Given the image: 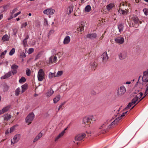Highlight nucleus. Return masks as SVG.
I'll use <instances>...</instances> for the list:
<instances>
[{
	"instance_id": "obj_40",
	"label": "nucleus",
	"mask_w": 148,
	"mask_h": 148,
	"mask_svg": "<svg viewBox=\"0 0 148 148\" xmlns=\"http://www.w3.org/2000/svg\"><path fill=\"white\" fill-rule=\"evenodd\" d=\"M143 11L145 15H148V9L145 8L143 10Z\"/></svg>"
},
{
	"instance_id": "obj_2",
	"label": "nucleus",
	"mask_w": 148,
	"mask_h": 148,
	"mask_svg": "<svg viewBox=\"0 0 148 148\" xmlns=\"http://www.w3.org/2000/svg\"><path fill=\"white\" fill-rule=\"evenodd\" d=\"M95 121V116L91 115L85 117L83 118L82 125L86 127L87 128L90 126L92 123Z\"/></svg>"
},
{
	"instance_id": "obj_58",
	"label": "nucleus",
	"mask_w": 148,
	"mask_h": 148,
	"mask_svg": "<svg viewBox=\"0 0 148 148\" xmlns=\"http://www.w3.org/2000/svg\"><path fill=\"white\" fill-rule=\"evenodd\" d=\"M12 144H13V139L11 140V144L12 145Z\"/></svg>"
},
{
	"instance_id": "obj_63",
	"label": "nucleus",
	"mask_w": 148,
	"mask_h": 148,
	"mask_svg": "<svg viewBox=\"0 0 148 148\" xmlns=\"http://www.w3.org/2000/svg\"><path fill=\"white\" fill-rule=\"evenodd\" d=\"M84 0H81V3H83Z\"/></svg>"
},
{
	"instance_id": "obj_13",
	"label": "nucleus",
	"mask_w": 148,
	"mask_h": 148,
	"mask_svg": "<svg viewBox=\"0 0 148 148\" xmlns=\"http://www.w3.org/2000/svg\"><path fill=\"white\" fill-rule=\"evenodd\" d=\"M55 10L53 9L49 8L44 10L43 13L46 14L52 15L55 12Z\"/></svg>"
},
{
	"instance_id": "obj_55",
	"label": "nucleus",
	"mask_w": 148,
	"mask_h": 148,
	"mask_svg": "<svg viewBox=\"0 0 148 148\" xmlns=\"http://www.w3.org/2000/svg\"><path fill=\"white\" fill-rule=\"evenodd\" d=\"M65 103V102H64L62 103L61 104V105L63 106Z\"/></svg>"
},
{
	"instance_id": "obj_60",
	"label": "nucleus",
	"mask_w": 148,
	"mask_h": 148,
	"mask_svg": "<svg viewBox=\"0 0 148 148\" xmlns=\"http://www.w3.org/2000/svg\"><path fill=\"white\" fill-rule=\"evenodd\" d=\"M45 22L46 23H47V21L46 19H45Z\"/></svg>"
},
{
	"instance_id": "obj_3",
	"label": "nucleus",
	"mask_w": 148,
	"mask_h": 148,
	"mask_svg": "<svg viewBox=\"0 0 148 148\" xmlns=\"http://www.w3.org/2000/svg\"><path fill=\"white\" fill-rule=\"evenodd\" d=\"M130 5V4L126 2L121 3L119 6L120 8L118 11V12L123 15L127 14L128 12L127 10V8Z\"/></svg>"
},
{
	"instance_id": "obj_5",
	"label": "nucleus",
	"mask_w": 148,
	"mask_h": 148,
	"mask_svg": "<svg viewBox=\"0 0 148 148\" xmlns=\"http://www.w3.org/2000/svg\"><path fill=\"white\" fill-rule=\"evenodd\" d=\"M131 21L132 23V26L135 27H137L139 26V23H142V22L139 21L136 16L132 17L131 19Z\"/></svg>"
},
{
	"instance_id": "obj_17",
	"label": "nucleus",
	"mask_w": 148,
	"mask_h": 148,
	"mask_svg": "<svg viewBox=\"0 0 148 148\" xmlns=\"http://www.w3.org/2000/svg\"><path fill=\"white\" fill-rule=\"evenodd\" d=\"M57 61V57L56 56H51L49 59V63H55Z\"/></svg>"
},
{
	"instance_id": "obj_10",
	"label": "nucleus",
	"mask_w": 148,
	"mask_h": 148,
	"mask_svg": "<svg viewBox=\"0 0 148 148\" xmlns=\"http://www.w3.org/2000/svg\"><path fill=\"white\" fill-rule=\"evenodd\" d=\"M142 80L144 82H148V69L143 72Z\"/></svg>"
},
{
	"instance_id": "obj_38",
	"label": "nucleus",
	"mask_w": 148,
	"mask_h": 148,
	"mask_svg": "<svg viewBox=\"0 0 148 148\" xmlns=\"http://www.w3.org/2000/svg\"><path fill=\"white\" fill-rule=\"evenodd\" d=\"M91 8L90 6L89 5H87L85 8V10L87 12H89Z\"/></svg>"
},
{
	"instance_id": "obj_1",
	"label": "nucleus",
	"mask_w": 148,
	"mask_h": 148,
	"mask_svg": "<svg viewBox=\"0 0 148 148\" xmlns=\"http://www.w3.org/2000/svg\"><path fill=\"white\" fill-rule=\"evenodd\" d=\"M128 111H126L125 112H123L120 117H119L116 118L114 120H113L114 119H111L110 120L107 121L104 124H103L100 127H99V129L102 130V133H103L105 132L106 130L108 128L109 129L112 126L115 125L117 124L119 121L124 116L125 114L127 113Z\"/></svg>"
},
{
	"instance_id": "obj_36",
	"label": "nucleus",
	"mask_w": 148,
	"mask_h": 148,
	"mask_svg": "<svg viewBox=\"0 0 148 148\" xmlns=\"http://www.w3.org/2000/svg\"><path fill=\"white\" fill-rule=\"evenodd\" d=\"M63 71H58L57 73L56 74V77H58L61 75L63 73Z\"/></svg>"
},
{
	"instance_id": "obj_20",
	"label": "nucleus",
	"mask_w": 148,
	"mask_h": 148,
	"mask_svg": "<svg viewBox=\"0 0 148 148\" xmlns=\"http://www.w3.org/2000/svg\"><path fill=\"white\" fill-rule=\"evenodd\" d=\"M10 107L9 106H7L3 108L1 110H0V115L7 112L9 109Z\"/></svg>"
},
{
	"instance_id": "obj_46",
	"label": "nucleus",
	"mask_w": 148,
	"mask_h": 148,
	"mask_svg": "<svg viewBox=\"0 0 148 148\" xmlns=\"http://www.w3.org/2000/svg\"><path fill=\"white\" fill-rule=\"evenodd\" d=\"M148 94V90H147V89H146L144 94V96L139 101L142 100Z\"/></svg>"
},
{
	"instance_id": "obj_22",
	"label": "nucleus",
	"mask_w": 148,
	"mask_h": 148,
	"mask_svg": "<svg viewBox=\"0 0 148 148\" xmlns=\"http://www.w3.org/2000/svg\"><path fill=\"white\" fill-rule=\"evenodd\" d=\"M65 133V131H63L60 133L57 136H56L55 139L54 141L55 142L57 141L61 137H62Z\"/></svg>"
},
{
	"instance_id": "obj_49",
	"label": "nucleus",
	"mask_w": 148,
	"mask_h": 148,
	"mask_svg": "<svg viewBox=\"0 0 148 148\" xmlns=\"http://www.w3.org/2000/svg\"><path fill=\"white\" fill-rule=\"evenodd\" d=\"M106 32V31H105L104 34H103L102 36L99 38V40H102L103 38L104 37V35L105 34V33Z\"/></svg>"
},
{
	"instance_id": "obj_53",
	"label": "nucleus",
	"mask_w": 148,
	"mask_h": 148,
	"mask_svg": "<svg viewBox=\"0 0 148 148\" xmlns=\"http://www.w3.org/2000/svg\"><path fill=\"white\" fill-rule=\"evenodd\" d=\"M62 106L61 104L59 106L58 108V111L61 108H62Z\"/></svg>"
},
{
	"instance_id": "obj_33",
	"label": "nucleus",
	"mask_w": 148,
	"mask_h": 148,
	"mask_svg": "<svg viewBox=\"0 0 148 148\" xmlns=\"http://www.w3.org/2000/svg\"><path fill=\"white\" fill-rule=\"evenodd\" d=\"M73 6L72 5H70L69 6L67 9V11L68 12L67 13L68 14H70L73 11Z\"/></svg>"
},
{
	"instance_id": "obj_51",
	"label": "nucleus",
	"mask_w": 148,
	"mask_h": 148,
	"mask_svg": "<svg viewBox=\"0 0 148 148\" xmlns=\"http://www.w3.org/2000/svg\"><path fill=\"white\" fill-rule=\"evenodd\" d=\"M27 22H25L22 25V27H26L27 25Z\"/></svg>"
},
{
	"instance_id": "obj_50",
	"label": "nucleus",
	"mask_w": 148,
	"mask_h": 148,
	"mask_svg": "<svg viewBox=\"0 0 148 148\" xmlns=\"http://www.w3.org/2000/svg\"><path fill=\"white\" fill-rule=\"evenodd\" d=\"M29 53H32L34 51V49L33 48H30L29 49Z\"/></svg>"
},
{
	"instance_id": "obj_27",
	"label": "nucleus",
	"mask_w": 148,
	"mask_h": 148,
	"mask_svg": "<svg viewBox=\"0 0 148 148\" xmlns=\"http://www.w3.org/2000/svg\"><path fill=\"white\" fill-rule=\"evenodd\" d=\"M3 117L4 120L6 121L11 118L12 115L10 114H5Z\"/></svg>"
},
{
	"instance_id": "obj_45",
	"label": "nucleus",
	"mask_w": 148,
	"mask_h": 148,
	"mask_svg": "<svg viewBox=\"0 0 148 148\" xmlns=\"http://www.w3.org/2000/svg\"><path fill=\"white\" fill-rule=\"evenodd\" d=\"M91 94L92 95H96L97 93V92H96L95 90H92L91 91Z\"/></svg>"
},
{
	"instance_id": "obj_52",
	"label": "nucleus",
	"mask_w": 148,
	"mask_h": 148,
	"mask_svg": "<svg viewBox=\"0 0 148 148\" xmlns=\"http://www.w3.org/2000/svg\"><path fill=\"white\" fill-rule=\"evenodd\" d=\"M13 17L12 16V15L11 14V15L8 18V20H10L12 18H13Z\"/></svg>"
},
{
	"instance_id": "obj_8",
	"label": "nucleus",
	"mask_w": 148,
	"mask_h": 148,
	"mask_svg": "<svg viewBox=\"0 0 148 148\" xmlns=\"http://www.w3.org/2000/svg\"><path fill=\"white\" fill-rule=\"evenodd\" d=\"M35 115L33 113H29L25 119L26 122L29 125L32 123L34 117Z\"/></svg>"
},
{
	"instance_id": "obj_64",
	"label": "nucleus",
	"mask_w": 148,
	"mask_h": 148,
	"mask_svg": "<svg viewBox=\"0 0 148 148\" xmlns=\"http://www.w3.org/2000/svg\"><path fill=\"white\" fill-rule=\"evenodd\" d=\"M28 15L29 16H31L32 15V14L31 13H29V14H28Z\"/></svg>"
},
{
	"instance_id": "obj_28",
	"label": "nucleus",
	"mask_w": 148,
	"mask_h": 148,
	"mask_svg": "<svg viewBox=\"0 0 148 148\" xmlns=\"http://www.w3.org/2000/svg\"><path fill=\"white\" fill-rule=\"evenodd\" d=\"M42 134L41 132L40 133L34 138L33 140V142L34 143L38 140L39 138L42 137Z\"/></svg>"
},
{
	"instance_id": "obj_31",
	"label": "nucleus",
	"mask_w": 148,
	"mask_h": 148,
	"mask_svg": "<svg viewBox=\"0 0 148 148\" xmlns=\"http://www.w3.org/2000/svg\"><path fill=\"white\" fill-rule=\"evenodd\" d=\"M60 95H57L54 99L53 102L54 103H56L60 99Z\"/></svg>"
},
{
	"instance_id": "obj_12",
	"label": "nucleus",
	"mask_w": 148,
	"mask_h": 148,
	"mask_svg": "<svg viewBox=\"0 0 148 148\" xmlns=\"http://www.w3.org/2000/svg\"><path fill=\"white\" fill-rule=\"evenodd\" d=\"M101 58L102 59L103 62L106 63L107 62L109 57L106 52H105L102 54L101 56Z\"/></svg>"
},
{
	"instance_id": "obj_42",
	"label": "nucleus",
	"mask_w": 148,
	"mask_h": 148,
	"mask_svg": "<svg viewBox=\"0 0 148 148\" xmlns=\"http://www.w3.org/2000/svg\"><path fill=\"white\" fill-rule=\"evenodd\" d=\"M31 71L29 69H27L26 70V73L27 75L29 76L30 75Z\"/></svg>"
},
{
	"instance_id": "obj_9",
	"label": "nucleus",
	"mask_w": 148,
	"mask_h": 148,
	"mask_svg": "<svg viewBox=\"0 0 148 148\" xmlns=\"http://www.w3.org/2000/svg\"><path fill=\"white\" fill-rule=\"evenodd\" d=\"M126 91L125 87L123 86H121L118 90V96H121L123 95Z\"/></svg>"
},
{
	"instance_id": "obj_34",
	"label": "nucleus",
	"mask_w": 148,
	"mask_h": 148,
	"mask_svg": "<svg viewBox=\"0 0 148 148\" xmlns=\"http://www.w3.org/2000/svg\"><path fill=\"white\" fill-rule=\"evenodd\" d=\"M2 39L3 41H8L9 39V38L8 35L5 34L3 36Z\"/></svg>"
},
{
	"instance_id": "obj_26",
	"label": "nucleus",
	"mask_w": 148,
	"mask_h": 148,
	"mask_svg": "<svg viewBox=\"0 0 148 148\" xmlns=\"http://www.w3.org/2000/svg\"><path fill=\"white\" fill-rule=\"evenodd\" d=\"M12 73L11 71H10L7 73L5 74L4 76L1 77V79H5L10 77Z\"/></svg>"
},
{
	"instance_id": "obj_59",
	"label": "nucleus",
	"mask_w": 148,
	"mask_h": 148,
	"mask_svg": "<svg viewBox=\"0 0 148 148\" xmlns=\"http://www.w3.org/2000/svg\"><path fill=\"white\" fill-rule=\"evenodd\" d=\"M135 1L136 3H138L139 2V0H135Z\"/></svg>"
},
{
	"instance_id": "obj_54",
	"label": "nucleus",
	"mask_w": 148,
	"mask_h": 148,
	"mask_svg": "<svg viewBox=\"0 0 148 148\" xmlns=\"http://www.w3.org/2000/svg\"><path fill=\"white\" fill-rule=\"evenodd\" d=\"M3 14H1L0 15V20L2 19L3 17Z\"/></svg>"
},
{
	"instance_id": "obj_37",
	"label": "nucleus",
	"mask_w": 148,
	"mask_h": 148,
	"mask_svg": "<svg viewBox=\"0 0 148 148\" xmlns=\"http://www.w3.org/2000/svg\"><path fill=\"white\" fill-rule=\"evenodd\" d=\"M26 79L25 78L23 77H22L19 80V82L20 83H23L25 82L26 81Z\"/></svg>"
},
{
	"instance_id": "obj_14",
	"label": "nucleus",
	"mask_w": 148,
	"mask_h": 148,
	"mask_svg": "<svg viewBox=\"0 0 148 148\" xmlns=\"http://www.w3.org/2000/svg\"><path fill=\"white\" fill-rule=\"evenodd\" d=\"M18 66L16 64H13L11 66V68L12 69V73L14 74H16L17 72V70L18 68Z\"/></svg>"
},
{
	"instance_id": "obj_24",
	"label": "nucleus",
	"mask_w": 148,
	"mask_h": 148,
	"mask_svg": "<svg viewBox=\"0 0 148 148\" xmlns=\"http://www.w3.org/2000/svg\"><path fill=\"white\" fill-rule=\"evenodd\" d=\"M118 28L119 30V33L118 34H119L123 31V25L121 23L119 24L118 25Z\"/></svg>"
},
{
	"instance_id": "obj_47",
	"label": "nucleus",
	"mask_w": 148,
	"mask_h": 148,
	"mask_svg": "<svg viewBox=\"0 0 148 148\" xmlns=\"http://www.w3.org/2000/svg\"><path fill=\"white\" fill-rule=\"evenodd\" d=\"M17 10V8H15L12 11L10 12L11 14L12 15Z\"/></svg>"
},
{
	"instance_id": "obj_16",
	"label": "nucleus",
	"mask_w": 148,
	"mask_h": 148,
	"mask_svg": "<svg viewBox=\"0 0 148 148\" xmlns=\"http://www.w3.org/2000/svg\"><path fill=\"white\" fill-rule=\"evenodd\" d=\"M21 137V135L19 134L15 135L13 138V144L17 143Z\"/></svg>"
},
{
	"instance_id": "obj_39",
	"label": "nucleus",
	"mask_w": 148,
	"mask_h": 148,
	"mask_svg": "<svg viewBox=\"0 0 148 148\" xmlns=\"http://www.w3.org/2000/svg\"><path fill=\"white\" fill-rule=\"evenodd\" d=\"M15 49L14 48H12L10 52L9 53V55L10 56L12 55L15 53Z\"/></svg>"
},
{
	"instance_id": "obj_62",
	"label": "nucleus",
	"mask_w": 148,
	"mask_h": 148,
	"mask_svg": "<svg viewBox=\"0 0 148 148\" xmlns=\"http://www.w3.org/2000/svg\"><path fill=\"white\" fill-rule=\"evenodd\" d=\"M16 20L17 21H18L20 20V18H18L16 19Z\"/></svg>"
},
{
	"instance_id": "obj_29",
	"label": "nucleus",
	"mask_w": 148,
	"mask_h": 148,
	"mask_svg": "<svg viewBox=\"0 0 148 148\" xmlns=\"http://www.w3.org/2000/svg\"><path fill=\"white\" fill-rule=\"evenodd\" d=\"M29 36L27 35L26 36L25 38L23 40V43L24 47H26L27 45V40L29 38Z\"/></svg>"
},
{
	"instance_id": "obj_19",
	"label": "nucleus",
	"mask_w": 148,
	"mask_h": 148,
	"mask_svg": "<svg viewBox=\"0 0 148 148\" xmlns=\"http://www.w3.org/2000/svg\"><path fill=\"white\" fill-rule=\"evenodd\" d=\"M84 22H82L81 24L79 25V27H78L77 29V31L81 32L84 30Z\"/></svg>"
},
{
	"instance_id": "obj_4",
	"label": "nucleus",
	"mask_w": 148,
	"mask_h": 148,
	"mask_svg": "<svg viewBox=\"0 0 148 148\" xmlns=\"http://www.w3.org/2000/svg\"><path fill=\"white\" fill-rule=\"evenodd\" d=\"M143 95V94L142 92H140V93L138 94L132 100L131 102L125 108V110H126L129 109L132 105L134 104L136 105L139 102V101L137 103L139 99L141 98Z\"/></svg>"
},
{
	"instance_id": "obj_57",
	"label": "nucleus",
	"mask_w": 148,
	"mask_h": 148,
	"mask_svg": "<svg viewBox=\"0 0 148 148\" xmlns=\"http://www.w3.org/2000/svg\"><path fill=\"white\" fill-rule=\"evenodd\" d=\"M7 8V5L3 7V8L4 9H5Z\"/></svg>"
},
{
	"instance_id": "obj_6",
	"label": "nucleus",
	"mask_w": 148,
	"mask_h": 148,
	"mask_svg": "<svg viewBox=\"0 0 148 148\" xmlns=\"http://www.w3.org/2000/svg\"><path fill=\"white\" fill-rule=\"evenodd\" d=\"M87 135L85 133H82L79 134L76 136L75 138V139L76 141L81 140H83L86 136H90L89 134V133L87 132H86Z\"/></svg>"
},
{
	"instance_id": "obj_15",
	"label": "nucleus",
	"mask_w": 148,
	"mask_h": 148,
	"mask_svg": "<svg viewBox=\"0 0 148 148\" xmlns=\"http://www.w3.org/2000/svg\"><path fill=\"white\" fill-rule=\"evenodd\" d=\"M127 53L125 51L122 52L119 55V58L121 60L125 59L127 57Z\"/></svg>"
},
{
	"instance_id": "obj_61",
	"label": "nucleus",
	"mask_w": 148,
	"mask_h": 148,
	"mask_svg": "<svg viewBox=\"0 0 148 148\" xmlns=\"http://www.w3.org/2000/svg\"><path fill=\"white\" fill-rule=\"evenodd\" d=\"M23 56L24 57H26V55L25 53H23Z\"/></svg>"
},
{
	"instance_id": "obj_25",
	"label": "nucleus",
	"mask_w": 148,
	"mask_h": 148,
	"mask_svg": "<svg viewBox=\"0 0 148 148\" xmlns=\"http://www.w3.org/2000/svg\"><path fill=\"white\" fill-rule=\"evenodd\" d=\"M90 65L92 69L95 70L97 66V64L96 62L95 61H92L90 63Z\"/></svg>"
},
{
	"instance_id": "obj_18",
	"label": "nucleus",
	"mask_w": 148,
	"mask_h": 148,
	"mask_svg": "<svg viewBox=\"0 0 148 148\" xmlns=\"http://www.w3.org/2000/svg\"><path fill=\"white\" fill-rule=\"evenodd\" d=\"M97 34L96 33L88 34L86 35L87 38L91 39H95L97 38Z\"/></svg>"
},
{
	"instance_id": "obj_7",
	"label": "nucleus",
	"mask_w": 148,
	"mask_h": 148,
	"mask_svg": "<svg viewBox=\"0 0 148 148\" xmlns=\"http://www.w3.org/2000/svg\"><path fill=\"white\" fill-rule=\"evenodd\" d=\"M38 81H42L45 79V73L42 69H40L38 73Z\"/></svg>"
},
{
	"instance_id": "obj_44",
	"label": "nucleus",
	"mask_w": 148,
	"mask_h": 148,
	"mask_svg": "<svg viewBox=\"0 0 148 148\" xmlns=\"http://www.w3.org/2000/svg\"><path fill=\"white\" fill-rule=\"evenodd\" d=\"M16 126V125H14L10 128V133H11L13 132V131L15 130V127Z\"/></svg>"
},
{
	"instance_id": "obj_32",
	"label": "nucleus",
	"mask_w": 148,
	"mask_h": 148,
	"mask_svg": "<svg viewBox=\"0 0 148 148\" xmlns=\"http://www.w3.org/2000/svg\"><path fill=\"white\" fill-rule=\"evenodd\" d=\"M48 76L49 78L50 79H51L54 77H56V73H52L51 72H50L49 73Z\"/></svg>"
},
{
	"instance_id": "obj_48",
	"label": "nucleus",
	"mask_w": 148,
	"mask_h": 148,
	"mask_svg": "<svg viewBox=\"0 0 148 148\" xmlns=\"http://www.w3.org/2000/svg\"><path fill=\"white\" fill-rule=\"evenodd\" d=\"M21 13V12H18L15 14L14 15V18L16 17L18 15H19Z\"/></svg>"
},
{
	"instance_id": "obj_11",
	"label": "nucleus",
	"mask_w": 148,
	"mask_h": 148,
	"mask_svg": "<svg viewBox=\"0 0 148 148\" xmlns=\"http://www.w3.org/2000/svg\"><path fill=\"white\" fill-rule=\"evenodd\" d=\"M116 42L119 44H122L124 42V38L121 36H119L114 39Z\"/></svg>"
},
{
	"instance_id": "obj_43",
	"label": "nucleus",
	"mask_w": 148,
	"mask_h": 148,
	"mask_svg": "<svg viewBox=\"0 0 148 148\" xmlns=\"http://www.w3.org/2000/svg\"><path fill=\"white\" fill-rule=\"evenodd\" d=\"M7 52V51L6 50L4 51L1 54L0 57L1 58H3L4 56L5 55Z\"/></svg>"
},
{
	"instance_id": "obj_35",
	"label": "nucleus",
	"mask_w": 148,
	"mask_h": 148,
	"mask_svg": "<svg viewBox=\"0 0 148 148\" xmlns=\"http://www.w3.org/2000/svg\"><path fill=\"white\" fill-rule=\"evenodd\" d=\"M21 87L22 90V92H23L27 89V85L25 84L24 85H22Z\"/></svg>"
},
{
	"instance_id": "obj_21",
	"label": "nucleus",
	"mask_w": 148,
	"mask_h": 148,
	"mask_svg": "<svg viewBox=\"0 0 148 148\" xmlns=\"http://www.w3.org/2000/svg\"><path fill=\"white\" fill-rule=\"evenodd\" d=\"M71 40L69 36H66L64 38L63 41V44L64 45L68 44Z\"/></svg>"
},
{
	"instance_id": "obj_30",
	"label": "nucleus",
	"mask_w": 148,
	"mask_h": 148,
	"mask_svg": "<svg viewBox=\"0 0 148 148\" xmlns=\"http://www.w3.org/2000/svg\"><path fill=\"white\" fill-rule=\"evenodd\" d=\"M114 5L113 3H111L108 5L106 6L107 9L109 11L111 10L114 6Z\"/></svg>"
},
{
	"instance_id": "obj_41",
	"label": "nucleus",
	"mask_w": 148,
	"mask_h": 148,
	"mask_svg": "<svg viewBox=\"0 0 148 148\" xmlns=\"http://www.w3.org/2000/svg\"><path fill=\"white\" fill-rule=\"evenodd\" d=\"M20 92V89L19 88H18L16 90L15 94L16 96H18L19 95V92Z\"/></svg>"
},
{
	"instance_id": "obj_56",
	"label": "nucleus",
	"mask_w": 148,
	"mask_h": 148,
	"mask_svg": "<svg viewBox=\"0 0 148 148\" xmlns=\"http://www.w3.org/2000/svg\"><path fill=\"white\" fill-rule=\"evenodd\" d=\"M131 83V82H127L126 84H130Z\"/></svg>"
},
{
	"instance_id": "obj_23",
	"label": "nucleus",
	"mask_w": 148,
	"mask_h": 148,
	"mask_svg": "<svg viewBox=\"0 0 148 148\" xmlns=\"http://www.w3.org/2000/svg\"><path fill=\"white\" fill-rule=\"evenodd\" d=\"M54 92L53 90L51 88L46 93V96L47 97H49L53 94Z\"/></svg>"
}]
</instances>
